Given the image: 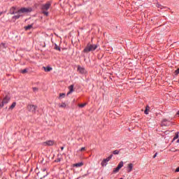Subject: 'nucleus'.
<instances>
[{"label":"nucleus","instance_id":"f257e3e1","mask_svg":"<svg viewBox=\"0 0 179 179\" xmlns=\"http://www.w3.org/2000/svg\"><path fill=\"white\" fill-rule=\"evenodd\" d=\"M30 12H33V8L31 7H22L17 10V15H14L13 19H19L20 16H22V13H30Z\"/></svg>","mask_w":179,"mask_h":179},{"label":"nucleus","instance_id":"f03ea898","mask_svg":"<svg viewBox=\"0 0 179 179\" xmlns=\"http://www.w3.org/2000/svg\"><path fill=\"white\" fill-rule=\"evenodd\" d=\"M50 7H51L50 2H47L46 3L42 5L41 9H42V12H43V15H45V16H48V10L50 9Z\"/></svg>","mask_w":179,"mask_h":179},{"label":"nucleus","instance_id":"7ed1b4c3","mask_svg":"<svg viewBox=\"0 0 179 179\" xmlns=\"http://www.w3.org/2000/svg\"><path fill=\"white\" fill-rule=\"evenodd\" d=\"M99 45L88 44L87 47L84 49V52H90V51H94Z\"/></svg>","mask_w":179,"mask_h":179},{"label":"nucleus","instance_id":"20e7f679","mask_svg":"<svg viewBox=\"0 0 179 179\" xmlns=\"http://www.w3.org/2000/svg\"><path fill=\"white\" fill-rule=\"evenodd\" d=\"M38 175L41 177V178H44L45 177H47V176L48 175V173L47 172L46 169H42L41 172H39L38 173Z\"/></svg>","mask_w":179,"mask_h":179},{"label":"nucleus","instance_id":"39448f33","mask_svg":"<svg viewBox=\"0 0 179 179\" xmlns=\"http://www.w3.org/2000/svg\"><path fill=\"white\" fill-rule=\"evenodd\" d=\"M27 108L29 111L33 113L34 114H36V110H37V106L36 105H29L27 106Z\"/></svg>","mask_w":179,"mask_h":179},{"label":"nucleus","instance_id":"423d86ee","mask_svg":"<svg viewBox=\"0 0 179 179\" xmlns=\"http://www.w3.org/2000/svg\"><path fill=\"white\" fill-rule=\"evenodd\" d=\"M124 166V162L122 161L119 163L117 166L115 168V169L113 171V173H118L120 170Z\"/></svg>","mask_w":179,"mask_h":179},{"label":"nucleus","instance_id":"0eeeda50","mask_svg":"<svg viewBox=\"0 0 179 179\" xmlns=\"http://www.w3.org/2000/svg\"><path fill=\"white\" fill-rule=\"evenodd\" d=\"M43 146H52L54 145V141H48L43 143Z\"/></svg>","mask_w":179,"mask_h":179},{"label":"nucleus","instance_id":"6e6552de","mask_svg":"<svg viewBox=\"0 0 179 179\" xmlns=\"http://www.w3.org/2000/svg\"><path fill=\"white\" fill-rule=\"evenodd\" d=\"M10 101V97H9L8 96H6V97H4V99H3L2 102L4 104H8V103H9Z\"/></svg>","mask_w":179,"mask_h":179},{"label":"nucleus","instance_id":"1a4fd4ad","mask_svg":"<svg viewBox=\"0 0 179 179\" xmlns=\"http://www.w3.org/2000/svg\"><path fill=\"white\" fill-rule=\"evenodd\" d=\"M78 72L80 73H86V70L83 67L78 66Z\"/></svg>","mask_w":179,"mask_h":179},{"label":"nucleus","instance_id":"9d476101","mask_svg":"<svg viewBox=\"0 0 179 179\" xmlns=\"http://www.w3.org/2000/svg\"><path fill=\"white\" fill-rule=\"evenodd\" d=\"M15 13H16L17 15V11H16V7H12L10 9V14L15 15Z\"/></svg>","mask_w":179,"mask_h":179},{"label":"nucleus","instance_id":"9b49d317","mask_svg":"<svg viewBox=\"0 0 179 179\" xmlns=\"http://www.w3.org/2000/svg\"><path fill=\"white\" fill-rule=\"evenodd\" d=\"M69 92L67 93V96H69V94H71V93H73V85H71L69 87Z\"/></svg>","mask_w":179,"mask_h":179},{"label":"nucleus","instance_id":"f8f14e48","mask_svg":"<svg viewBox=\"0 0 179 179\" xmlns=\"http://www.w3.org/2000/svg\"><path fill=\"white\" fill-rule=\"evenodd\" d=\"M112 157H113V155H110V156H109L108 157H107L106 159H104L103 160V164H104V162H110V161L111 160Z\"/></svg>","mask_w":179,"mask_h":179},{"label":"nucleus","instance_id":"ddd939ff","mask_svg":"<svg viewBox=\"0 0 179 179\" xmlns=\"http://www.w3.org/2000/svg\"><path fill=\"white\" fill-rule=\"evenodd\" d=\"M82 166H83V162H79L73 165V167H82Z\"/></svg>","mask_w":179,"mask_h":179},{"label":"nucleus","instance_id":"4468645a","mask_svg":"<svg viewBox=\"0 0 179 179\" xmlns=\"http://www.w3.org/2000/svg\"><path fill=\"white\" fill-rule=\"evenodd\" d=\"M134 168V164H128V173H131V171H132V169Z\"/></svg>","mask_w":179,"mask_h":179},{"label":"nucleus","instance_id":"2eb2a0df","mask_svg":"<svg viewBox=\"0 0 179 179\" xmlns=\"http://www.w3.org/2000/svg\"><path fill=\"white\" fill-rule=\"evenodd\" d=\"M43 69L45 71V72H50V71H52V68L51 67H43Z\"/></svg>","mask_w":179,"mask_h":179},{"label":"nucleus","instance_id":"dca6fc26","mask_svg":"<svg viewBox=\"0 0 179 179\" xmlns=\"http://www.w3.org/2000/svg\"><path fill=\"white\" fill-rule=\"evenodd\" d=\"M149 110H150V107H149V106H146L145 110L144 111L145 114H149Z\"/></svg>","mask_w":179,"mask_h":179},{"label":"nucleus","instance_id":"f3484780","mask_svg":"<svg viewBox=\"0 0 179 179\" xmlns=\"http://www.w3.org/2000/svg\"><path fill=\"white\" fill-rule=\"evenodd\" d=\"M59 107H60V108H66V103H62L61 104L59 105Z\"/></svg>","mask_w":179,"mask_h":179},{"label":"nucleus","instance_id":"a211bd4d","mask_svg":"<svg viewBox=\"0 0 179 179\" xmlns=\"http://www.w3.org/2000/svg\"><path fill=\"white\" fill-rule=\"evenodd\" d=\"M33 28V25H27V27H24L25 30H30V29Z\"/></svg>","mask_w":179,"mask_h":179},{"label":"nucleus","instance_id":"6ab92c4d","mask_svg":"<svg viewBox=\"0 0 179 179\" xmlns=\"http://www.w3.org/2000/svg\"><path fill=\"white\" fill-rule=\"evenodd\" d=\"M7 45L5 43H1L0 45V49L2 50V48H6Z\"/></svg>","mask_w":179,"mask_h":179},{"label":"nucleus","instance_id":"aec40b11","mask_svg":"<svg viewBox=\"0 0 179 179\" xmlns=\"http://www.w3.org/2000/svg\"><path fill=\"white\" fill-rule=\"evenodd\" d=\"M86 103H79L78 104V107L80 108H83V107H85V106H86Z\"/></svg>","mask_w":179,"mask_h":179},{"label":"nucleus","instance_id":"412c9836","mask_svg":"<svg viewBox=\"0 0 179 179\" xmlns=\"http://www.w3.org/2000/svg\"><path fill=\"white\" fill-rule=\"evenodd\" d=\"M14 107H16V102L13 103L12 105L10 106V108L11 110H13Z\"/></svg>","mask_w":179,"mask_h":179},{"label":"nucleus","instance_id":"4be33fe9","mask_svg":"<svg viewBox=\"0 0 179 179\" xmlns=\"http://www.w3.org/2000/svg\"><path fill=\"white\" fill-rule=\"evenodd\" d=\"M55 50H57V51H61V48H59V46H58L57 44L55 45Z\"/></svg>","mask_w":179,"mask_h":179},{"label":"nucleus","instance_id":"5701e85b","mask_svg":"<svg viewBox=\"0 0 179 179\" xmlns=\"http://www.w3.org/2000/svg\"><path fill=\"white\" fill-rule=\"evenodd\" d=\"M178 134H179V132H178V133H176V136H175V137L173 138V141H176V139H178Z\"/></svg>","mask_w":179,"mask_h":179},{"label":"nucleus","instance_id":"b1692460","mask_svg":"<svg viewBox=\"0 0 179 179\" xmlns=\"http://www.w3.org/2000/svg\"><path fill=\"white\" fill-rule=\"evenodd\" d=\"M113 155H118L120 153V150H116L113 152Z\"/></svg>","mask_w":179,"mask_h":179},{"label":"nucleus","instance_id":"393cba45","mask_svg":"<svg viewBox=\"0 0 179 179\" xmlns=\"http://www.w3.org/2000/svg\"><path fill=\"white\" fill-rule=\"evenodd\" d=\"M107 161H105L104 164H103V161L101 163V165L102 166V167H104V166H107Z\"/></svg>","mask_w":179,"mask_h":179},{"label":"nucleus","instance_id":"a878e982","mask_svg":"<svg viewBox=\"0 0 179 179\" xmlns=\"http://www.w3.org/2000/svg\"><path fill=\"white\" fill-rule=\"evenodd\" d=\"M32 90H33V92H38V88L34 87L32 88Z\"/></svg>","mask_w":179,"mask_h":179},{"label":"nucleus","instance_id":"bb28decb","mask_svg":"<svg viewBox=\"0 0 179 179\" xmlns=\"http://www.w3.org/2000/svg\"><path fill=\"white\" fill-rule=\"evenodd\" d=\"M21 72H22V73H27V69H25L21 71Z\"/></svg>","mask_w":179,"mask_h":179},{"label":"nucleus","instance_id":"cd10ccee","mask_svg":"<svg viewBox=\"0 0 179 179\" xmlns=\"http://www.w3.org/2000/svg\"><path fill=\"white\" fill-rule=\"evenodd\" d=\"M3 106H5V103H3V101H1V103H0V108H2V107H3Z\"/></svg>","mask_w":179,"mask_h":179},{"label":"nucleus","instance_id":"c85d7f7f","mask_svg":"<svg viewBox=\"0 0 179 179\" xmlns=\"http://www.w3.org/2000/svg\"><path fill=\"white\" fill-rule=\"evenodd\" d=\"M179 73V68L175 71V75H178Z\"/></svg>","mask_w":179,"mask_h":179},{"label":"nucleus","instance_id":"c756f323","mask_svg":"<svg viewBox=\"0 0 179 179\" xmlns=\"http://www.w3.org/2000/svg\"><path fill=\"white\" fill-rule=\"evenodd\" d=\"M59 97H65V94L64 93H62V94H59Z\"/></svg>","mask_w":179,"mask_h":179},{"label":"nucleus","instance_id":"7c9ffc66","mask_svg":"<svg viewBox=\"0 0 179 179\" xmlns=\"http://www.w3.org/2000/svg\"><path fill=\"white\" fill-rule=\"evenodd\" d=\"M86 150V148L85 147H83L80 148V151L83 152V150Z\"/></svg>","mask_w":179,"mask_h":179},{"label":"nucleus","instance_id":"2f4dec72","mask_svg":"<svg viewBox=\"0 0 179 179\" xmlns=\"http://www.w3.org/2000/svg\"><path fill=\"white\" fill-rule=\"evenodd\" d=\"M55 162H56L57 163H59V162H61V159H57L55 160Z\"/></svg>","mask_w":179,"mask_h":179},{"label":"nucleus","instance_id":"473e14b6","mask_svg":"<svg viewBox=\"0 0 179 179\" xmlns=\"http://www.w3.org/2000/svg\"><path fill=\"white\" fill-rule=\"evenodd\" d=\"M171 152H177V150H174V148H172V149L171 150Z\"/></svg>","mask_w":179,"mask_h":179},{"label":"nucleus","instance_id":"72a5a7b5","mask_svg":"<svg viewBox=\"0 0 179 179\" xmlns=\"http://www.w3.org/2000/svg\"><path fill=\"white\" fill-rule=\"evenodd\" d=\"M157 156V152L155 153V155L153 156V159H155V157Z\"/></svg>","mask_w":179,"mask_h":179},{"label":"nucleus","instance_id":"f704fd0d","mask_svg":"<svg viewBox=\"0 0 179 179\" xmlns=\"http://www.w3.org/2000/svg\"><path fill=\"white\" fill-rule=\"evenodd\" d=\"M3 12H0V16H2Z\"/></svg>","mask_w":179,"mask_h":179},{"label":"nucleus","instance_id":"c9c22d12","mask_svg":"<svg viewBox=\"0 0 179 179\" xmlns=\"http://www.w3.org/2000/svg\"><path fill=\"white\" fill-rule=\"evenodd\" d=\"M167 120L164 119L163 120V122H166Z\"/></svg>","mask_w":179,"mask_h":179},{"label":"nucleus","instance_id":"e433bc0d","mask_svg":"<svg viewBox=\"0 0 179 179\" xmlns=\"http://www.w3.org/2000/svg\"><path fill=\"white\" fill-rule=\"evenodd\" d=\"M61 149H62V150H64V147H62Z\"/></svg>","mask_w":179,"mask_h":179},{"label":"nucleus","instance_id":"4c0bfd02","mask_svg":"<svg viewBox=\"0 0 179 179\" xmlns=\"http://www.w3.org/2000/svg\"><path fill=\"white\" fill-rule=\"evenodd\" d=\"M177 143H179V139L177 140Z\"/></svg>","mask_w":179,"mask_h":179},{"label":"nucleus","instance_id":"58836bf2","mask_svg":"<svg viewBox=\"0 0 179 179\" xmlns=\"http://www.w3.org/2000/svg\"><path fill=\"white\" fill-rule=\"evenodd\" d=\"M178 115H179V110L177 112Z\"/></svg>","mask_w":179,"mask_h":179},{"label":"nucleus","instance_id":"ea45409f","mask_svg":"<svg viewBox=\"0 0 179 179\" xmlns=\"http://www.w3.org/2000/svg\"><path fill=\"white\" fill-rule=\"evenodd\" d=\"M120 179H124V178H121Z\"/></svg>","mask_w":179,"mask_h":179},{"label":"nucleus","instance_id":"a19ab883","mask_svg":"<svg viewBox=\"0 0 179 179\" xmlns=\"http://www.w3.org/2000/svg\"><path fill=\"white\" fill-rule=\"evenodd\" d=\"M0 171H1V169H0Z\"/></svg>","mask_w":179,"mask_h":179}]
</instances>
